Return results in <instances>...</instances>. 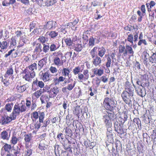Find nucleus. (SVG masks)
Instances as JSON below:
<instances>
[{"label":"nucleus","instance_id":"nucleus-29","mask_svg":"<svg viewBox=\"0 0 156 156\" xmlns=\"http://www.w3.org/2000/svg\"><path fill=\"white\" fill-rule=\"evenodd\" d=\"M70 72V69L69 67L63 68L62 70V73L63 76H69Z\"/></svg>","mask_w":156,"mask_h":156},{"label":"nucleus","instance_id":"nucleus-50","mask_svg":"<svg viewBox=\"0 0 156 156\" xmlns=\"http://www.w3.org/2000/svg\"><path fill=\"white\" fill-rule=\"evenodd\" d=\"M2 148L6 152H9L11 148V145L7 143H5Z\"/></svg>","mask_w":156,"mask_h":156},{"label":"nucleus","instance_id":"nucleus-2","mask_svg":"<svg viewBox=\"0 0 156 156\" xmlns=\"http://www.w3.org/2000/svg\"><path fill=\"white\" fill-rule=\"evenodd\" d=\"M117 102L113 97L105 98L103 102V106L106 110L114 112L113 111L116 107Z\"/></svg>","mask_w":156,"mask_h":156},{"label":"nucleus","instance_id":"nucleus-53","mask_svg":"<svg viewBox=\"0 0 156 156\" xmlns=\"http://www.w3.org/2000/svg\"><path fill=\"white\" fill-rule=\"evenodd\" d=\"M137 13L139 16L138 18L137 21L138 22H141L142 20L143 16L145 14H144L142 12V13L139 10L137 11Z\"/></svg>","mask_w":156,"mask_h":156},{"label":"nucleus","instance_id":"nucleus-48","mask_svg":"<svg viewBox=\"0 0 156 156\" xmlns=\"http://www.w3.org/2000/svg\"><path fill=\"white\" fill-rule=\"evenodd\" d=\"M133 121L134 123L137 124L138 128L141 129V122L139 118H134L133 119Z\"/></svg>","mask_w":156,"mask_h":156},{"label":"nucleus","instance_id":"nucleus-16","mask_svg":"<svg viewBox=\"0 0 156 156\" xmlns=\"http://www.w3.org/2000/svg\"><path fill=\"white\" fill-rule=\"evenodd\" d=\"M93 58V59L92 61L93 65L95 67L100 66L102 62L101 58L98 56H97Z\"/></svg>","mask_w":156,"mask_h":156},{"label":"nucleus","instance_id":"nucleus-26","mask_svg":"<svg viewBox=\"0 0 156 156\" xmlns=\"http://www.w3.org/2000/svg\"><path fill=\"white\" fill-rule=\"evenodd\" d=\"M16 2V0H4L2 2V5L3 6H7L14 4Z\"/></svg>","mask_w":156,"mask_h":156},{"label":"nucleus","instance_id":"nucleus-8","mask_svg":"<svg viewBox=\"0 0 156 156\" xmlns=\"http://www.w3.org/2000/svg\"><path fill=\"white\" fill-rule=\"evenodd\" d=\"M23 73L25 74L23 76V79L28 82H31L36 75L35 73L32 72L26 69L23 70Z\"/></svg>","mask_w":156,"mask_h":156},{"label":"nucleus","instance_id":"nucleus-17","mask_svg":"<svg viewBox=\"0 0 156 156\" xmlns=\"http://www.w3.org/2000/svg\"><path fill=\"white\" fill-rule=\"evenodd\" d=\"M119 116L118 118V121L121 123V124L124 123L128 118L127 115L125 113L122 112L119 114Z\"/></svg>","mask_w":156,"mask_h":156},{"label":"nucleus","instance_id":"nucleus-28","mask_svg":"<svg viewBox=\"0 0 156 156\" xmlns=\"http://www.w3.org/2000/svg\"><path fill=\"white\" fill-rule=\"evenodd\" d=\"M107 132H106L107 136L108 139H110L111 140L113 139V134L112 133V127L107 128Z\"/></svg>","mask_w":156,"mask_h":156},{"label":"nucleus","instance_id":"nucleus-23","mask_svg":"<svg viewBox=\"0 0 156 156\" xmlns=\"http://www.w3.org/2000/svg\"><path fill=\"white\" fill-rule=\"evenodd\" d=\"M42 93L41 89L36 91L32 94V98L33 99H37L39 98Z\"/></svg>","mask_w":156,"mask_h":156},{"label":"nucleus","instance_id":"nucleus-21","mask_svg":"<svg viewBox=\"0 0 156 156\" xmlns=\"http://www.w3.org/2000/svg\"><path fill=\"white\" fill-rule=\"evenodd\" d=\"M37 69V64L35 62L32 63L28 66L26 67L25 69L32 72L35 73L34 70Z\"/></svg>","mask_w":156,"mask_h":156},{"label":"nucleus","instance_id":"nucleus-13","mask_svg":"<svg viewBox=\"0 0 156 156\" xmlns=\"http://www.w3.org/2000/svg\"><path fill=\"white\" fill-rule=\"evenodd\" d=\"M149 54L146 51H144L142 55L143 62L146 66L150 65L149 58H150Z\"/></svg>","mask_w":156,"mask_h":156},{"label":"nucleus","instance_id":"nucleus-9","mask_svg":"<svg viewBox=\"0 0 156 156\" xmlns=\"http://www.w3.org/2000/svg\"><path fill=\"white\" fill-rule=\"evenodd\" d=\"M60 92L59 88L57 86L51 88L47 91L48 96L50 98H54Z\"/></svg>","mask_w":156,"mask_h":156},{"label":"nucleus","instance_id":"nucleus-27","mask_svg":"<svg viewBox=\"0 0 156 156\" xmlns=\"http://www.w3.org/2000/svg\"><path fill=\"white\" fill-rule=\"evenodd\" d=\"M49 96L46 94H43L41 96L40 99L42 104H45L49 100Z\"/></svg>","mask_w":156,"mask_h":156},{"label":"nucleus","instance_id":"nucleus-10","mask_svg":"<svg viewBox=\"0 0 156 156\" xmlns=\"http://www.w3.org/2000/svg\"><path fill=\"white\" fill-rule=\"evenodd\" d=\"M122 124L117 121L115 122L114 123L115 130L117 132V135L121 137V136L124 133V131L122 127L121 126Z\"/></svg>","mask_w":156,"mask_h":156},{"label":"nucleus","instance_id":"nucleus-34","mask_svg":"<svg viewBox=\"0 0 156 156\" xmlns=\"http://www.w3.org/2000/svg\"><path fill=\"white\" fill-rule=\"evenodd\" d=\"M9 43L7 41H4L2 42L0 41V48L1 50H4L6 49Z\"/></svg>","mask_w":156,"mask_h":156},{"label":"nucleus","instance_id":"nucleus-54","mask_svg":"<svg viewBox=\"0 0 156 156\" xmlns=\"http://www.w3.org/2000/svg\"><path fill=\"white\" fill-rule=\"evenodd\" d=\"M81 70V68L79 66L75 67L73 70V72L75 75L79 74L80 72H82Z\"/></svg>","mask_w":156,"mask_h":156},{"label":"nucleus","instance_id":"nucleus-4","mask_svg":"<svg viewBox=\"0 0 156 156\" xmlns=\"http://www.w3.org/2000/svg\"><path fill=\"white\" fill-rule=\"evenodd\" d=\"M119 53L120 55L123 53L124 56H126L128 54L130 56H133L134 52L131 46L126 44V46L120 45L118 47Z\"/></svg>","mask_w":156,"mask_h":156},{"label":"nucleus","instance_id":"nucleus-58","mask_svg":"<svg viewBox=\"0 0 156 156\" xmlns=\"http://www.w3.org/2000/svg\"><path fill=\"white\" fill-rule=\"evenodd\" d=\"M95 38L91 36L89 39L88 45L90 46L93 47L94 45Z\"/></svg>","mask_w":156,"mask_h":156},{"label":"nucleus","instance_id":"nucleus-20","mask_svg":"<svg viewBox=\"0 0 156 156\" xmlns=\"http://www.w3.org/2000/svg\"><path fill=\"white\" fill-rule=\"evenodd\" d=\"M47 60V58L44 57L42 59L39 61L38 62V68L39 70H41L44 65H45L46 63V61Z\"/></svg>","mask_w":156,"mask_h":156},{"label":"nucleus","instance_id":"nucleus-43","mask_svg":"<svg viewBox=\"0 0 156 156\" xmlns=\"http://www.w3.org/2000/svg\"><path fill=\"white\" fill-rule=\"evenodd\" d=\"M42 51L41 45L40 43H37L36 44L34 50V53H40Z\"/></svg>","mask_w":156,"mask_h":156},{"label":"nucleus","instance_id":"nucleus-11","mask_svg":"<svg viewBox=\"0 0 156 156\" xmlns=\"http://www.w3.org/2000/svg\"><path fill=\"white\" fill-rule=\"evenodd\" d=\"M41 78L44 83L49 82L52 80L51 75L48 71H47L45 73H42Z\"/></svg>","mask_w":156,"mask_h":156},{"label":"nucleus","instance_id":"nucleus-22","mask_svg":"<svg viewBox=\"0 0 156 156\" xmlns=\"http://www.w3.org/2000/svg\"><path fill=\"white\" fill-rule=\"evenodd\" d=\"M13 67L12 65L7 69V70L5 74L4 77H7L9 76H12L13 74Z\"/></svg>","mask_w":156,"mask_h":156},{"label":"nucleus","instance_id":"nucleus-61","mask_svg":"<svg viewBox=\"0 0 156 156\" xmlns=\"http://www.w3.org/2000/svg\"><path fill=\"white\" fill-rule=\"evenodd\" d=\"M43 51L44 52L46 53L49 51L50 46L49 45L46 44H43Z\"/></svg>","mask_w":156,"mask_h":156},{"label":"nucleus","instance_id":"nucleus-3","mask_svg":"<svg viewBox=\"0 0 156 156\" xmlns=\"http://www.w3.org/2000/svg\"><path fill=\"white\" fill-rule=\"evenodd\" d=\"M27 109L24 101H22L20 104H16L14 107L12 114H13L16 117L20 114V113L24 112Z\"/></svg>","mask_w":156,"mask_h":156},{"label":"nucleus","instance_id":"nucleus-30","mask_svg":"<svg viewBox=\"0 0 156 156\" xmlns=\"http://www.w3.org/2000/svg\"><path fill=\"white\" fill-rule=\"evenodd\" d=\"M16 90L19 93H22L24 91L26 90V85H18L16 87Z\"/></svg>","mask_w":156,"mask_h":156},{"label":"nucleus","instance_id":"nucleus-63","mask_svg":"<svg viewBox=\"0 0 156 156\" xmlns=\"http://www.w3.org/2000/svg\"><path fill=\"white\" fill-rule=\"evenodd\" d=\"M90 91V95L91 96H94V94H96L97 93V90L94 88L92 89L91 87H90L89 90V92Z\"/></svg>","mask_w":156,"mask_h":156},{"label":"nucleus","instance_id":"nucleus-55","mask_svg":"<svg viewBox=\"0 0 156 156\" xmlns=\"http://www.w3.org/2000/svg\"><path fill=\"white\" fill-rule=\"evenodd\" d=\"M76 84V82L74 81L73 82L68 84L66 86L69 91L71 90L75 87Z\"/></svg>","mask_w":156,"mask_h":156},{"label":"nucleus","instance_id":"nucleus-52","mask_svg":"<svg viewBox=\"0 0 156 156\" xmlns=\"http://www.w3.org/2000/svg\"><path fill=\"white\" fill-rule=\"evenodd\" d=\"M80 106L77 105L74 108L73 110V113L77 115H79L80 112Z\"/></svg>","mask_w":156,"mask_h":156},{"label":"nucleus","instance_id":"nucleus-49","mask_svg":"<svg viewBox=\"0 0 156 156\" xmlns=\"http://www.w3.org/2000/svg\"><path fill=\"white\" fill-rule=\"evenodd\" d=\"M15 34L16 36L18 37H20V39L21 40H24L26 37L25 35L22 36V33L21 31L17 30Z\"/></svg>","mask_w":156,"mask_h":156},{"label":"nucleus","instance_id":"nucleus-7","mask_svg":"<svg viewBox=\"0 0 156 156\" xmlns=\"http://www.w3.org/2000/svg\"><path fill=\"white\" fill-rule=\"evenodd\" d=\"M11 117L4 115L2 116L0 119V123L2 125H5L10 123L12 120L16 119V117L13 114H12Z\"/></svg>","mask_w":156,"mask_h":156},{"label":"nucleus","instance_id":"nucleus-60","mask_svg":"<svg viewBox=\"0 0 156 156\" xmlns=\"http://www.w3.org/2000/svg\"><path fill=\"white\" fill-rule=\"evenodd\" d=\"M49 70L51 73L53 74H56L58 72L57 69L55 67L51 66L49 68Z\"/></svg>","mask_w":156,"mask_h":156},{"label":"nucleus","instance_id":"nucleus-35","mask_svg":"<svg viewBox=\"0 0 156 156\" xmlns=\"http://www.w3.org/2000/svg\"><path fill=\"white\" fill-rule=\"evenodd\" d=\"M1 137L4 140H8L9 137L8 136V133L6 130H4L1 133Z\"/></svg>","mask_w":156,"mask_h":156},{"label":"nucleus","instance_id":"nucleus-39","mask_svg":"<svg viewBox=\"0 0 156 156\" xmlns=\"http://www.w3.org/2000/svg\"><path fill=\"white\" fill-rule=\"evenodd\" d=\"M39 111H34L33 112L31 115V118L33 121H35L38 119L39 117Z\"/></svg>","mask_w":156,"mask_h":156},{"label":"nucleus","instance_id":"nucleus-42","mask_svg":"<svg viewBox=\"0 0 156 156\" xmlns=\"http://www.w3.org/2000/svg\"><path fill=\"white\" fill-rule=\"evenodd\" d=\"M48 147V145L43 143H40L39 144L38 148L41 151H44Z\"/></svg>","mask_w":156,"mask_h":156},{"label":"nucleus","instance_id":"nucleus-47","mask_svg":"<svg viewBox=\"0 0 156 156\" xmlns=\"http://www.w3.org/2000/svg\"><path fill=\"white\" fill-rule=\"evenodd\" d=\"M149 62L152 63H156V52L153 53L150 57Z\"/></svg>","mask_w":156,"mask_h":156},{"label":"nucleus","instance_id":"nucleus-31","mask_svg":"<svg viewBox=\"0 0 156 156\" xmlns=\"http://www.w3.org/2000/svg\"><path fill=\"white\" fill-rule=\"evenodd\" d=\"M39 121L40 123H43L45 117V113L44 112L39 111Z\"/></svg>","mask_w":156,"mask_h":156},{"label":"nucleus","instance_id":"nucleus-46","mask_svg":"<svg viewBox=\"0 0 156 156\" xmlns=\"http://www.w3.org/2000/svg\"><path fill=\"white\" fill-rule=\"evenodd\" d=\"M144 144L142 143H139L137 144V151L138 152L140 153H143V151Z\"/></svg>","mask_w":156,"mask_h":156},{"label":"nucleus","instance_id":"nucleus-33","mask_svg":"<svg viewBox=\"0 0 156 156\" xmlns=\"http://www.w3.org/2000/svg\"><path fill=\"white\" fill-rule=\"evenodd\" d=\"M98 48L97 47H94L90 51V54L92 58H94L97 55V50Z\"/></svg>","mask_w":156,"mask_h":156},{"label":"nucleus","instance_id":"nucleus-45","mask_svg":"<svg viewBox=\"0 0 156 156\" xmlns=\"http://www.w3.org/2000/svg\"><path fill=\"white\" fill-rule=\"evenodd\" d=\"M57 2L56 0H46L45 2V5L48 7L52 5Z\"/></svg>","mask_w":156,"mask_h":156},{"label":"nucleus","instance_id":"nucleus-57","mask_svg":"<svg viewBox=\"0 0 156 156\" xmlns=\"http://www.w3.org/2000/svg\"><path fill=\"white\" fill-rule=\"evenodd\" d=\"M58 33L55 31H51L49 32L48 35L52 38H54L58 35Z\"/></svg>","mask_w":156,"mask_h":156},{"label":"nucleus","instance_id":"nucleus-18","mask_svg":"<svg viewBox=\"0 0 156 156\" xmlns=\"http://www.w3.org/2000/svg\"><path fill=\"white\" fill-rule=\"evenodd\" d=\"M93 74L98 76H101L104 73V71L103 69L101 68L98 69L97 68H94L92 69Z\"/></svg>","mask_w":156,"mask_h":156},{"label":"nucleus","instance_id":"nucleus-56","mask_svg":"<svg viewBox=\"0 0 156 156\" xmlns=\"http://www.w3.org/2000/svg\"><path fill=\"white\" fill-rule=\"evenodd\" d=\"M83 49L81 44H76L74 50L77 52L80 51Z\"/></svg>","mask_w":156,"mask_h":156},{"label":"nucleus","instance_id":"nucleus-25","mask_svg":"<svg viewBox=\"0 0 156 156\" xmlns=\"http://www.w3.org/2000/svg\"><path fill=\"white\" fill-rule=\"evenodd\" d=\"M29 146L27 148H25L26 149L25 150L23 153V156H31L32 154V150L29 148Z\"/></svg>","mask_w":156,"mask_h":156},{"label":"nucleus","instance_id":"nucleus-19","mask_svg":"<svg viewBox=\"0 0 156 156\" xmlns=\"http://www.w3.org/2000/svg\"><path fill=\"white\" fill-rule=\"evenodd\" d=\"M111 58L109 56L107 57L106 62L105 66L107 68V69H105V71L107 73H110V70L109 69V68L111 66Z\"/></svg>","mask_w":156,"mask_h":156},{"label":"nucleus","instance_id":"nucleus-44","mask_svg":"<svg viewBox=\"0 0 156 156\" xmlns=\"http://www.w3.org/2000/svg\"><path fill=\"white\" fill-rule=\"evenodd\" d=\"M13 105V103L12 102L10 103H8L5 105V108L7 111L9 112H11Z\"/></svg>","mask_w":156,"mask_h":156},{"label":"nucleus","instance_id":"nucleus-64","mask_svg":"<svg viewBox=\"0 0 156 156\" xmlns=\"http://www.w3.org/2000/svg\"><path fill=\"white\" fill-rule=\"evenodd\" d=\"M142 44H143L144 45H146L147 44V42L145 39H140L138 43V46H141Z\"/></svg>","mask_w":156,"mask_h":156},{"label":"nucleus","instance_id":"nucleus-1","mask_svg":"<svg viewBox=\"0 0 156 156\" xmlns=\"http://www.w3.org/2000/svg\"><path fill=\"white\" fill-rule=\"evenodd\" d=\"M125 90L121 94L122 100L129 106L132 105L131 99L134 96V89L129 82L127 81L124 85Z\"/></svg>","mask_w":156,"mask_h":156},{"label":"nucleus","instance_id":"nucleus-24","mask_svg":"<svg viewBox=\"0 0 156 156\" xmlns=\"http://www.w3.org/2000/svg\"><path fill=\"white\" fill-rule=\"evenodd\" d=\"M98 55L99 57L102 58L105 55L106 52V50L104 47L102 46L98 48Z\"/></svg>","mask_w":156,"mask_h":156},{"label":"nucleus","instance_id":"nucleus-32","mask_svg":"<svg viewBox=\"0 0 156 156\" xmlns=\"http://www.w3.org/2000/svg\"><path fill=\"white\" fill-rule=\"evenodd\" d=\"M22 45H19L17 47V51L19 53V55H22L23 53H25L27 51L25 48L22 47Z\"/></svg>","mask_w":156,"mask_h":156},{"label":"nucleus","instance_id":"nucleus-41","mask_svg":"<svg viewBox=\"0 0 156 156\" xmlns=\"http://www.w3.org/2000/svg\"><path fill=\"white\" fill-rule=\"evenodd\" d=\"M18 140V138L15 135H13L11 137L10 142L11 144L13 145H14L17 143Z\"/></svg>","mask_w":156,"mask_h":156},{"label":"nucleus","instance_id":"nucleus-15","mask_svg":"<svg viewBox=\"0 0 156 156\" xmlns=\"http://www.w3.org/2000/svg\"><path fill=\"white\" fill-rule=\"evenodd\" d=\"M135 90L137 94L142 97L145 96L146 94V91L145 90L143 89V87L141 88L140 86L136 87L133 84Z\"/></svg>","mask_w":156,"mask_h":156},{"label":"nucleus","instance_id":"nucleus-38","mask_svg":"<svg viewBox=\"0 0 156 156\" xmlns=\"http://www.w3.org/2000/svg\"><path fill=\"white\" fill-rule=\"evenodd\" d=\"M33 83L41 88H43L44 85V83L41 81H38L37 79L33 82Z\"/></svg>","mask_w":156,"mask_h":156},{"label":"nucleus","instance_id":"nucleus-40","mask_svg":"<svg viewBox=\"0 0 156 156\" xmlns=\"http://www.w3.org/2000/svg\"><path fill=\"white\" fill-rule=\"evenodd\" d=\"M64 41L67 46L69 47L74 46L73 43L72 42V39L70 37L64 39Z\"/></svg>","mask_w":156,"mask_h":156},{"label":"nucleus","instance_id":"nucleus-62","mask_svg":"<svg viewBox=\"0 0 156 156\" xmlns=\"http://www.w3.org/2000/svg\"><path fill=\"white\" fill-rule=\"evenodd\" d=\"M36 26V21H33L31 22L29 25V29L30 31L34 29Z\"/></svg>","mask_w":156,"mask_h":156},{"label":"nucleus","instance_id":"nucleus-37","mask_svg":"<svg viewBox=\"0 0 156 156\" xmlns=\"http://www.w3.org/2000/svg\"><path fill=\"white\" fill-rule=\"evenodd\" d=\"M155 2L153 1H151L150 3H147L146 4L147 8V11L148 12H151V8L155 5Z\"/></svg>","mask_w":156,"mask_h":156},{"label":"nucleus","instance_id":"nucleus-14","mask_svg":"<svg viewBox=\"0 0 156 156\" xmlns=\"http://www.w3.org/2000/svg\"><path fill=\"white\" fill-rule=\"evenodd\" d=\"M24 140L25 143V148H27L29 146V144L30 143L33 136L31 133L25 134L24 136Z\"/></svg>","mask_w":156,"mask_h":156},{"label":"nucleus","instance_id":"nucleus-51","mask_svg":"<svg viewBox=\"0 0 156 156\" xmlns=\"http://www.w3.org/2000/svg\"><path fill=\"white\" fill-rule=\"evenodd\" d=\"M127 41L130 42L132 44H133V36L132 34H130L128 35L127 38L125 39V41L126 42Z\"/></svg>","mask_w":156,"mask_h":156},{"label":"nucleus","instance_id":"nucleus-36","mask_svg":"<svg viewBox=\"0 0 156 156\" xmlns=\"http://www.w3.org/2000/svg\"><path fill=\"white\" fill-rule=\"evenodd\" d=\"M60 45L56 44V43H52L50 46V51L51 52L55 51L58 49Z\"/></svg>","mask_w":156,"mask_h":156},{"label":"nucleus","instance_id":"nucleus-6","mask_svg":"<svg viewBox=\"0 0 156 156\" xmlns=\"http://www.w3.org/2000/svg\"><path fill=\"white\" fill-rule=\"evenodd\" d=\"M62 53L60 51H55L52 53L53 62L56 66H60L62 65L63 62L60 59V57H62Z\"/></svg>","mask_w":156,"mask_h":156},{"label":"nucleus","instance_id":"nucleus-12","mask_svg":"<svg viewBox=\"0 0 156 156\" xmlns=\"http://www.w3.org/2000/svg\"><path fill=\"white\" fill-rule=\"evenodd\" d=\"M55 22L53 21H48L44 25L43 29L47 30H53L55 28Z\"/></svg>","mask_w":156,"mask_h":156},{"label":"nucleus","instance_id":"nucleus-5","mask_svg":"<svg viewBox=\"0 0 156 156\" xmlns=\"http://www.w3.org/2000/svg\"><path fill=\"white\" fill-rule=\"evenodd\" d=\"M107 114L103 116V119L104 122L105 126L107 128L112 127V120L114 119L115 114L114 112H107Z\"/></svg>","mask_w":156,"mask_h":156},{"label":"nucleus","instance_id":"nucleus-59","mask_svg":"<svg viewBox=\"0 0 156 156\" xmlns=\"http://www.w3.org/2000/svg\"><path fill=\"white\" fill-rule=\"evenodd\" d=\"M78 79L80 82H83V81H85L87 80L86 78L82 73H80L78 74Z\"/></svg>","mask_w":156,"mask_h":156}]
</instances>
